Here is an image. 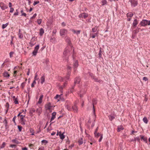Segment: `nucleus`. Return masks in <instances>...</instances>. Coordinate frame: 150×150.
Wrapping results in <instances>:
<instances>
[{
    "label": "nucleus",
    "mask_w": 150,
    "mask_h": 150,
    "mask_svg": "<svg viewBox=\"0 0 150 150\" xmlns=\"http://www.w3.org/2000/svg\"><path fill=\"white\" fill-rule=\"evenodd\" d=\"M14 54V52L13 51L9 53V56L11 58L13 57V55Z\"/></svg>",
    "instance_id": "nucleus-46"
},
{
    "label": "nucleus",
    "mask_w": 150,
    "mask_h": 150,
    "mask_svg": "<svg viewBox=\"0 0 150 150\" xmlns=\"http://www.w3.org/2000/svg\"><path fill=\"white\" fill-rule=\"evenodd\" d=\"M117 129V131L119 132L121 130H123V128L122 126H120L118 127Z\"/></svg>",
    "instance_id": "nucleus-33"
},
{
    "label": "nucleus",
    "mask_w": 150,
    "mask_h": 150,
    "mask_svg": "<svg viewBox=\"0 0 150 150\" xmlns=\"http://www.w3.org/2000/svg\"><path fill=\"white\" fill-rule=\"evenodd\" d=\"M69 52V51L68 50H65L64 52H63V54H64V55L66 56V54H67Z\"/></svg>",
    "instance_id": "nucleus-44"
},
{
    "label": "nucleus",
    "mask_w": 150,
    "mask_h": 150,
    "mask_svg": "<svg viewBox=\"0 0 150 150\" xmlns=\"http://www.w3.org/2000/svg\"><path fill=\"white\" fill-rule=\"evenodd\" d=\"M18 15V9H17L16 10V12H15L14 13L13 15L16 16Z\"/></svg>",
    "instance_id": "nucleus-39"
},
{
    "label": "nucleus",
    "mask_w": 150,
    "mask_h": 150,
    "mask_svg": "<svg viewBox=\"0 0 150 150\" xmlns=\"http://www.w3.org/2000/svg\"><path fill=\"white\" fill-rule=\"evenodd\" d=\"M44 147H41L39 148L38 150H44Z\"/></svg>",
    "instance_id": "nucleus-64"
},
{
    "label": "nucleus",
    "mask_w": 150,
    "mask_h": 150,
    "mask_svg": "<svg viewBox=\"0 0 150 150\" xmlns=\"http://www.w3.org/2000/svg\"><path fill=\"white\" fill-rule=\"evenodd\" d=\"M35 110L34 108H32L30 111V113L32 114L33 112H35Z\"/></svg>",
    "instance_id": "nucleus-45"
},
{
    "label": "nucleus",
    "mask_w": 150,
    "mask_h": 150,
    "mask_svg": "<svg viewBox=\"0 0 150 150\" xmlns=\"http://www.w3.org/2000/svg\"><path fill=\"white\" fill-rule=\"evenodd\" d=\"M90 36H91L92 38H94L96 36L98 35V33H96L94 34H91Z\"/></svg>",
    "instance_id": "nucleus-27"
},
{
    "label": "nucleus",
    "mask_w": 150,
    "mask_h": 150,
    "mask_svg": "<svg viewBox=\"0 0 150 150\" xmlns=\"http://www.w3.org/2000/svg\"><path fill=\"white\" fill-rule=\"evenodd\" d=\"M98 127L96 129H95V131L94 134H95V135H96V134H97V131H98Z\"/></svg>",
    "instance_id": "nucleus-59"
},
{
    "label": "nucleus",
    "mask_w": 150,
    "mask_h": 150,
    "mask_svg": "<svg viewBox=\"0 0 150 150\" xmlns=\"http://www.w3.org/2000/svg\"><path fill=\"white\" fill-rule=\"evenodd\" d=\"M72 111L75 112H77L78 111V109L77 107L76 106V104L75 103L74 105L72 106L71 107Z\"/></svg>",
    "instance_id": "nucleus-6"
},
{
    "label": "nucleus",
    "mask_w": 150,
    "mask_h": 150,
    "mask_svg": "<svg viewBox=\"0 0 150 150\" xmlns=\"http://www.w3.org/2000/svg\"><path fill=\"white\" fill-rule=\"evenodd\" d=\"M67 30L64 28L61 29L60 30V35L62 37H64L65 35H67Z\"/></svg>",
    "instance_id": "nucleus-3"
},
{
    "label": "nucleus",
    "mask_w": 150,
    "mask_h": 150,
    "mask_svg": "<svg viewBox=\"0 0 150 150\" xmlns=\"http://www.w3.org/2000/svg\"><path fill=\"white\" fill-rule=\"evenodd\" d=\"M59 90L60 91V92L62 93H63V87L62 86H60L59 87Z\"/></svg>",
    "instance_id": "nucleus-54"
},
{
    "label": "nucleus",
    "mask_w": 150,
    "mask_h": 150,
    "mask_svg": "<svg viewBox=\"0 0 150 150\" xmlns=\"http://www.w3.org/2000/svg\"><path fill=\"white\" fill-rule=\"evenodd\" d=\"M6 143L5 142L3 143L1 145L0 147V149L4 148L5 146Z\"/></svg>",
    "instance_id": "nucleus-36"
},
{
    "label": "nucleus",
    "mask_w": 150,
    "mask_h": 150,
    "mask_svg": "<svg viewBox=\"0 0 150 150\" xmlns=\"http://www.w3.org/2000/svg\"><path fill=\"white\" fill-rule=\"evenodd\" d=\"M133 15V14L131 12L128 13L127 14L126 16L127 17H132Z\"/></svg>",
    "instance_id": "nucleus-26"
},
{
    "label": "nucleus",
    "mask_w": 150,
    "mask_h": 150,
    "mask_svg": "<svg viewBox=\"0 0 150 150\" xmlns=\"http://www.w3.org/2000/svg\"><path fill=\"white\" fill-rule=\"evenodd\" d=\"M59 135L60 137V138L63 140L65 138V136L64 135V132L63 133H61V132H59Z\"/></svg>",
    "instance_id": "nucleus-16"
},
{
    "label": "nucleus",
    "mask_w": 150,
    "mask_h": 150,
    "mask_svg": "<svg viewBox=\"0 0 150 150\" xmlns=\"http://www.w3.org/2000/svg\"><path fill=\"white\" fill-rule=\"evenodd\" d=\"M141 140H143L144 142L147 143V138L146 137H144V136L142 135H140Z\"/></svg>",
    "instance_id": "nucleus-23"
},
{
    "label": "nucleus",
    "mask_w": 150,
    "mask_h": 150,
    "mask_svg": "<svg viewBox=\"0 0 150 150\" xmlns=\"http://www.w3.org/2000/svg\"><path fill=\"white\" fill-rule=\"evenodd\" d=\"M131 6L133 7L136 6L138 4L137 1L135 0H131Z\"/></svg>",
    "instance_id": "nucleus-8"
},
{
    "label": "nucleus",
    "mask_w": 150,
    "mask_h": 150,
    "mask_svg": "<svg viewBox=\"0 0 150 150\" xmlns=\"http://www.w3.org/2000/svg\"><path fill=\"white\" fill-rule=\"evenodd\" d=\"M20 123L23 125H25L26 120L25 119H23V120L19 121Z\"/></svg>",
    "instance_id": "nucleus-25"
},
{
    "label": "nucleus",
    "mask_w": 150,
    "mask_h": 150,
    "mask_svg": "<svg viewBox=\"0 0 150 150\" xmlns=\"http://www.w3.org/2000/svg\"><path fill=\"white\" fill-rule=\"evenodd\" d=\"M41 142L42 143H45V144H46L48 143V141L46 140H43Z\"/></svg>",
    "instance_id": "nucleus-51"
},
{
    "label": "nucleus",
    "mask_w": 150,
    "mask_h": 150,
    "mask_svg": "<svg viewBox=\"0 0 150 150\" xmlns=\"http://www.w3.org/2000/svg\"><path fill=\"white\" fill-rule=\"evenodd\" d=\"M143 122L147 124L148 122V120L147 117H144L143 119Z\"/></svg>",
    "instance_id": "nucleus-28"
},
{
    "label": "nucleus",
    "mask_w": 150,
    "mask_h": 150,
    "mask_svg": "<svg viewBox=\"0 0 150 150\" xmlns=\"http://www.w3.org/2000/svg\"><path fill=\"white\" fill-rule=\"evenodd\" d=\"M12 142L13 143H15L16 144H19L20 142H19L16 139H13L12 140Z\"/></svg>",
    "instance_id": "nucleus-34"
},
{
    "label": "nucleus",
    "mask_w": 150,
    "mask_h": 150,
    "mask_svg": "<svg viewBox=\"0 0 150 150\" xmlns=\"http://www.w3.org/2000/svg\"><path fill=\"white\" fill-rule=\"evenodd\" d=\"M74 49L73 50V53L72 55V57L73 60H74ZM79 65L78 61L77 60H74L73 68L74 69V71L75 72L76 70V68Z\"/></svg>",
    "instance_id": "nucleus-1"
},
{
    "label": "nucleus",
    "mask_w": 150,
    "mask_h": 150,
    "mask_svg": "<svg viewBox=\"0 0 150 150\" xmlns=\"http://www.w3.org/2000/svg\"><path fill=\"white\" fill-rule=\"evenodd\" d=\"M41 83L42 84L45 81V77L44 76H42L41 78Z\"/></svg>",
    "instance_id": "nucleus-30"
},
{
    "label": "nucleus",
    "mask_w": 150,
    "mask_h": 150,
    "mask_svg": "<svg viewBox=\"0 0 150 150\" xmlns=\"http://www.w3.org/2000/svg\"><path fill=\"white\" fill-rule=\"evenodd\" d=\"M102 5L104 6L107 4V1L106 0H102L101 1Z\"/></svg>",
    "instance_id": "nucleus-32"
},
{
    "label": "nucleus",
    "mask_w": 150,
    "mask_h": 150,
    "mask_svg": "<svg viewBox=\"0 0 150 150\" xmlns=\"http://www.w3.org/2000/svg\"><path fill=\"white\" fill-rule=\"evenodd\" d=\"M4 120H5V126L6 128V129L7 126V125L8 122H7V120H6V118L4 119Z\"/></svg>",
    "instance_id": "nucleus-49"
},
{
    "label": "nucleus",
    "mask_w": 150,
    "mask_h": 150,
    "mask_svg": "<svg viewBox=\"0 0 150 150\" xmlns=\"http://www.w3.org/2000/svg\"><path fill=\"white\" fill-rule=\"evenodd\" d=\"M25 84V82H23L22 83L21 85V87H22V88H23L24 87V86Z\"/></svg>",
    "instance_id": "nucleus-52"
},
{
    "label": "nucleus",
    "mask_w": 150,
    "mask_h": 150,
    "mask_svg": "<svg viewBox=\"0 0 150 150\" xmlns=\"http://www.w3.org/2000/svg\"><path fill=\"white\" fill-rule=\"evenodd\" d=\"M88 14L87 13H83L79 14V16L80 18H86L88 16Z\"/></svg>",
    "instance_id": "nucleus-5"
},
{
    "label": "nucleus",
    "mask_w": 150,
    "mask_h": 150,
    "mask_svg": "<svg viewBox=\"0 0 150 150\" xmlns=\"http://www.w3.org/2000/svg\"><path fill=\"white\" fill-rule=\"evenodd\" d=\"M21 30L20 29H19V33L18 34V37L22 39L23 37V35L22 33H20Z\"/></svg>",
    "instance_id": "nucleus-22"
},
{
    "label": "nucleus",
    "mask_w": 150,
    "mask_h": 150,
    "mask_svg": "<svg viewBox=\"0 0 150 150\" xmlns=\"http://www.w3.org/2000/svg\"><path fill=\"white\" fill-rule=\"evenodd\" d=\"M14 11V8H10V13H12Z\"/></svg>",
    "instance_id": "nucleus-61"
},
{
    "label": "nucleus",
    "mask_w": 150,
    "mask_h": 150,
    "mask_svg": "<svg viewBox=\"0 0 150 150\" xmlns=\"http://www.w3.org/2000/svg\"><path fill=\"white\" fill-rule=\"evenodd\" d=\"M30 132L31 133V135H34V130L32 129H30Z\"/></svg>",
    "instance_id": "nucleus-42"
},
{
    "label": "nucleus",
    "mask_w": 150,
    "mask_h": 150,
    "mask_svg": "<svg viewBox=\"0 0 150 150\" xmlns=\"http://www.w3.org/2000/svg\"><path fill=\"white\" fill-rule=\"evenodd\" d=\"M44 33V29L42 28H41L40 30L39 35L40 36H42Z\"/></svg>",
    "instance_id": "nucleus-21"
},
{
    "label": "nucleus",
    "mask_w": 150,
    "mask_h": 150,
    "mask_svg": "<svg viewBox=\"0 0 150 150\" xmlns=\"http://www.w3.org/2000/svg\"><path fill=\"white\" fill-rule=\"evenodd\" d=\"M56 112H54L52 114V117L50 119V122H51L56 117Z\"/></svg>",
    "instance_id": "nucleus-9"
},
{
    "label": "nucleus",
    "mask_w": 150,
    "mask_h": 150,
    "mask_svg": "<svg viewBox=\"0 0 150 150\" xmlns=\"http://www.w3.org/2000/svg\"><path fill=\"white\" fill-rule=\"evenodd\" d=\"M102 139H103V134H101L100 136V138L99 139V141H98L99 142H100L101 141Z\"/></svg>",
    "instance_id": "nucleus-63"
},
{
    "label": "nucleus",
    "mask_w": 150,
    "mask_h": 150,
    "mask_svg": "<svg viewBox=\"0 0 150 150\" xmlns=\"http://www.w3.org/2000/svg\"><path fill=\"white\" fill-rule=\"evenodd\" d=\"M102 52L101 50V48H100V51H99V53L98 54L99 57V58H102V54H101Z\"/></svg>",
    "instance_id": "nucleus-35"
},
{
    "label": "nucleus",
    "mask_w": 150,
    "mask_h": 150,
    "mask_svg": "<svg viewBox=\"0 0 150 150\" xmlns=\"http://www.w3.org/2000/svg\"><path fill=\"white\" fill-rule=\"evenodd\" d=\"M56 32H57V30H56V29H54L53 30L52 33L54 34H55L56 33Z\"/></svg>",
    "instance_id": "nucleus-57"
},
{
    "label": "nucleus",
    "mask_w": 150,
    "mask_h": 150,
    "mask_svg": "<svg viewBox=\"0 0 150 150\" xmlns=\"http://www.w3.org/2000/svg\"><path fill=\"white\" fill-rule=\"evenodd\" d=\"M71 30L72 32L76 34L77 35H79L81 33V30H76L74 29H71Z\"/></svg>",
    "instance_id": "nucleus-10"
},
{
    "label": "nucleus",
    "mask_w": 150,
    "mask_h": 150,
    "mask_svg": "<svg viewBox=\"0 0 150 150\" xmlns=\"http://www.w3.org/2000/svg\"><path fill=\"white\" fill-rule=\"evenodd\" d=\"M141 25L142 26H145L147 25H150V21L146 20H143L141 21L139 25Z\"/></svg>",
    "instance_id": "nucleus-2"
},
{
    "label": "nucleus",
    "mask_w": 150,
    "mask_h": 150,
    "mask_svg": "<svg viewBox=\"0 0 150 150\" xmlns=\"http://www.w3.org/2000/svg\"><path fill=\"white\" fill-rule=\"evenodd\" d=\"M65 38L66 42H67L68 44L70 45L71 44V42L69 37L67 36H66Z\"/></svg>",
    "instance_id": "nucleus-12"
},
{
    "label": "nucleus",
    "mask_w": 150,
    "mask_h": 150,
    "mask_svg": "<svg viewBox=\"0 0 150 150\" xmlns=\"http://www.w3.org/2000/svg\"><path fill=\"white\" fill-rule=\"evenodd\" d=\"M78 143L79 145H81L83 143V141L82 139H81L79 140Z\"/></svg>",
    "instance_id": "nucleus-38"
},
{
    "label": "nucleus",
    "mask_w": 150,
    "mask_h": 150,
    "mask_svg": "<svg viewBox=\"0 0 150 150\" xmlns=\"http://www.w3.org/2000/svg\"><path fill=\"white\" fill-rule=\"evenodd\" d=\"M15 104H18V99L17 98H15L14 101V102Z\"/></svg>",
    "instance_id": "nucleus-41"
},
{
    "label": "nucleus",
    "mask_w": 150,
    "mask_h": 150,
    "mask_svg": "<svg viewBox=\"0 0 150 150\" xmlns=\"http://www.w3.org/2000/svg\"><path fill=\"white\" fill-rule=\"evenodd\" d=\"M115 116H116L114 115H111L108 116V117L110 121H112L115 118Z\"/></svg>",
    "instance_id": "nucleus-19"
},
{
    "label": "nucleus",
    "mask_w": 150,
    "mask_h": 150,
    "mask_svg": "<svg viewBox=\"0 0 150 150\" xmlns=\"http://www.w3.org/2000/svg\"><path fill=\"white\" fill-rule=\"evenodd\" d=\"M138 21L137 19H135L133 23V25L134 27H136L137 24H138Z\"/></svg>",
    "instance_id": "nucleus-13"
},
{
    "label": "nucleus",
    "mask_w": 150,
    "mask_h": 150,
    "mask_svg": "<svg viewBox=\"0 0 150 150\" xmlns=\"http://www.w3.org/2000/svg\"><path fill=\"white\" fill-rule=\"evenodd\" d=\"M36 16H37V14L36 13H35L33 15V16L30 18V19H32L33 18H35L36 17Z\"/></svg>",
    "instance_id": "nucleus-55"
},
{
    "label": "nucleus",
    "mask_w": 150,
    "mask_h": 150,
    "mask_svg": "<svg viewBox=\"0 0 150 150\" xmlns=\"http://www.w3.org/2000/svg\"><path fill=\"white\" fill-rule=\"evenodd\" d=\"M50 41L54 43H55L56 42V38L54 37H53L52 36L50 38Z\"/></svg>",
    "instance_id": "nucleus-14"
},
{
    "label": "nucleus",
    "mask_w": 150,
    "mask_h": 150,
    "mask_svg": "<svg viewBox=\"0 0 150 150\" xmlns=\"http://www.w3.org/2000/svg\"><path fill=\"white\" fill-rule=\"evenodd\" d=\"M3 75L5 77L8 78L10 76V75L6 71H4L3 73Z\"/></svg>",
    "instance_id": "nucleus-20"
},
{
    "label": "nucleus",
    "mask_w": 150,
    "mask_h": 150,
    "mask_svg": "<svg viewBox=\"0 0 150 150\" xmlns=\"http://www.w3.org/2000/svg\"><path fill=\"white\" fill-rule=\"evenodd\" d=\"M97 27H95L92 28V31L93 33L96 32L97 30Z\"/></svg>",
    "instance_id": "nucleus-37"
},
{
    "label": "nucleus",
    "mask_w": 150,
    "mask_h": 150,
    "mask_svg": "<svg viewBox=\"0 0 150 150\" xmlns=\"http://www.w3.org/2000/svg\"><path fill=\"white\" fill-rule=\"evenodd\" d=\"M36 111L39 113V114H40L41 112V109L40 108H38L37 109Z\"/></svg>",
    "instance_id": "nucleus-53"
},
{
    "label": "nucleus",
    "mask_w": 150,
    "mask_h": 150,
    "mask_svg": "<svg viewBox=\"0 0 150 150\" xmlns=\"http://www.w3.org/2000/svg\"><path fill=\"white\" fill-rule=\"evenodd\" d=\"M7 8V6H4L1 7V8L3 10H4L5 9Z\"/></svg>",
    "instance_id": "nucleus-48"
},
{
    "label": "nucleus",
    "mask_w": 150,
    "mask_h": 150,
    "mask_svg": "<svg viewBox=\"0 0 150 150\" xmlns=\"http://www.w3.org/2000/svg\"><path fill=\"white\" fill-rule=\"evenodd\" d=\"M40 3V1H35L34 2V3L33 4V5L34 6H35L37 4H39Z\"/></svg>",
    "instance_id": "nucleus-50"
},
{
    "label": "nucleus",
    "mask_w": 150,
    "mask_h": 150,
    "mask_svg": "<svg viewBox=\"0 0 150 150\" xmlns=\"http://www.w3.org/2000/svg\"><path fill=\"white\" fill-rule=\"evenodd\" d=\"M34 38V37H33L32 38V39L31 40V41L30 42L29 44L30 45V46L31 47H33V46H34L35 44V43H34L33 41V39Z\"/></svg>",
    "instance_id": "nucleus-17"
},
{
    "label": "nucleus",
    "mask_w": 150,
    "mask_h": 150,
    "mask_svg": "<svg viewBox=\"0 0 150 150\" xmlns=\"http://www.w3.org/2000/svg\"><path fill=\"white\" fill-rule=\"evenodd\" d=\"M42 22V20L41 19H38L37 20V23L39 25H40L41 24Z\"/></svg>",
    "instance_id": "nucleus-43"
},
{
    "label": "nucleus",
    "mask_w": 150,
    "mask_h": 150,
    "mask_svg": "<svg viewBox=\"0 0 150 150\" xmlns=\"http://www.w3.org/2000/svg\"><path fill=\"white\" fill-rule=\"evenodd\" d=\"M17 127L19 132H21L22 129V127L20 125H18Z\"/></svg>",
    "instance_id": "nucleus-40"
},
{
    "label": "nucleus",
    "mask_w": 150,
    "mask_h": 150,
    "mask_svg": "<svg viewBox=\"0 0 150 150\" xmlns=\"http://www.w3.org/2000/svg\"><path fill=\"white\" fill-rule=\"evenodd\" d=\"M9 104L7 102L6 103V104L5 105L6 107L7 108H8L9 107Z\"/></svg>",
    "instance_id": "nucleus-58"
},
{
    "label": "nucleus",
    "mask_w": 150,
    "mask_h": 150,
    "mask_svg": "<svg viewBox=\"0 0 150 150\" xmlns=\"http://www.w3.org/2000/svg\"><path fill=\"white\" fill-rule=\"evenodd\" d=\"M16 116H15L14 117H13L12 120L13 122L14 123H16V122H15V120L16 118Z\"/></svg>",
    "instance_id": "nucleus-56"
},
{
    "label": "nucleus",
    "mask_w": 150,
    "mask_h": 150,
    "mask_svg": "<svg viewBox=\"0 0 150 150\" xmlns=\"http://www.w3.org/2000/svg\"><path fill=\"white\" fill-rule=\"evenodd\" d=\"M81 81V79L79 77H77L75 79L74 83H79Z\"/></svg>",
    "instance_id": "nucleus-11"
},
{
    "label": "nucleus",
    "mask_w": 150,
    "mask_h": 150,
    "mask_svg": "<svg viewBox=\"0 0 150 150\" xmlns=\"http://www.w3.org/2000/svg\"><path fill=\"white\" fill-rule=\"evenodd\" d=\"M43 95H41L40 96V98L39 99V101L38 102V103L40 104L42 102V99L43 98Z\"/></svg>",
    "instance_id": "nucleus-18"
},
{
    "label": "nucleus",
    "mask_w": 150,
    "mask_h": 150,
    "mask_svg": "<svg viewBox=\"0 0 150 150\" xmlns=\"http://www.w3.org/2000/svg\"><path fill=\"white\" fill-rule=\"evenodd\" d=\"M8 23H6V24H3L2 25V28L4 29V28H5L8 25Z\"/></svg>",
    "instance_id": "nucleus-29"
},
{
    "label": "nucleus",
    "mask_w": 150,
    "mask_h": 150,
    "mask_svg": "<svg viewBox=\"0 0 150 150\" xmlns=\"http://www.w3.org/2000/svg\"><path fill=\"white\" fill-rule=\"evenodd\" d=\"M39 45L38 44L36 45L32 53L33 56H35L36 55L39 48Z\"/></svg>",
    "instance_id": "nucleus-4"
},
{
    "label": "nucleus",
    "mask_w": 150,
    "mask_h": 150,
    "mask_svg": "<svg viewBox=\"0 0 150 150\" xmlns=\"http://www.w3.org/2000/svg\"><path fill=\"white\" fill-rule=\"evenodd\" d=\"M102 134H100V133H97V134H96V135H95L96 136H97L98 137H99Z\"/></svg>",
    "instance_id": "nucleus-60"
},
{
    "label": "nucleus",
    "mask_w": 150,
    "mask_h": 150,
    "mask_svg": "<svg viewBox=\"0 0 150 150\" xmlns=\"http://www.w3.org/2000/svg\"><path fill=\"white\" fill-rule=\"evenodd\" d=\"M51 104L50 103H48L47 105L45 106V108L46 110H50L51 106L50 105Z\"/></svg>",
    "instance_id": "nucleus-15"
},
{
    "label": "nucleus",
    "mask_w": 150,
    "mask_h": 150,
    "mask_svg": "<svg viewBox=\"0 0 150 150\" xmlns=\"http://www.w3.org/2000/svg\"><path fill=\"white\" fill-rule=\"evenodd\" d=\"M143 80L145 81H147L148 80V79L147 77H144L143 78Z\"/></svg>",
    "instance_id": "nucleus-62"
},
{
    "label": "nucleus",
    "mask_w": 150,
    "mask_h": 150,
    "mask_svg": "<svg viewBox=\"0 0 150 150\" xmlns=\"http://www.w3.org/2000/svg\"><path fill=\"white\" fill-rule=\"evenodd\" d=\"M92 102H93V114H94L95 116H96V115H95V109L94 107V105L96 104L97 103V100L95 98H93L92 100Z\"/></svg>",
    "instance_id": "nucleus-7"
},
{
    "label": "nucleus",
    "mask_w": 150,
    "mask_h": 150,
    "mask_svg": "<svg viewBox=\"0 0 150 150\" xmlns=\"http://www.w3.org/2000/svg\"><path fill=\"white\" fill-rule=\"evenodd\" d=\"M21 16H24L25 17H26L27 15H26V14L25 13H24L23 12V9H22L21 10Z\"/></svg>",
    "instance_id": "nucleus-31"
},
{
    "label": "nucleus",
    "mask_w": 150,
    "mask_h": 150,
    "mask_svg": "<svg viewBox=\"0 0 150 150\" xmlns=\"http://www.w3.org/2000/svg\"><path fill=\"white\" fill-rule=\"evenodd\" d=\"M65 108L68 110V111H71L72 109L71 108V106L69 105H65Z\"/></svg>",
    "instance_id": "nucleus-24"
},
{
    "label": "nucleus",
    "mask_w": 150,
    "mask_h": 150,
    "mask_svg": "<svg viewBox=\"0 0 150 150\" xmlns=\"http://www.w3.org/2000/svg\"><path fill=\"white\" fill-rule=\"evenodd\" d=\"M134 140L135 141H137L138 142H139L140 141V139L139 137H136L134 138Z\"/></svg>",
    "instance_id": "nucleus-47"
}]
</instances>
